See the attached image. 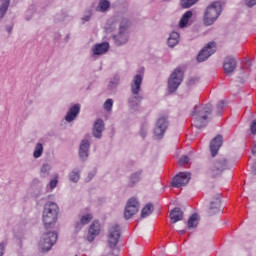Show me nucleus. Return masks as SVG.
I'll return each instance as SVG.
<instances>
[{
  "label": "nucleus",
  "mask_w": 256,
  "mask_h": 256,
  "mask_svg": "<svg viewBox=\"0 0 256 256\" xmlns=\"http://www.w3.org/2000/svg\"><path fill=\"white\" fill-rule=\"evenodd\" d=\"M213 113V105L206 104L204 106H196L192 112L193 125L197 129H203L207 126V119Z\"/></svg>",
  "instance_id": "obj_1"
},
{
  "label": "nucleus",
  "mask_w": 256,
  "mask_h": 256,
  "mask_svg": "<svg viewBox=\"0 0 256 256\" xmlns=\"http://www.w3.org/2000/svg\"><path fill=\"white\" fill-rule=\"evenodd\" d=\"M143 84V75L137 74L131 81L130 91L131 96L128 99L130 107H137L143 101V96H141V85Z\"/></svg>",
  "instance_id": "obj_2"
},
{
  "label": "nucleus",
  "mask_w": 256,
  "mask_h": 256,
  "mask_svg": "<svg viewBox=\"0 0 256 256\" xmlns=\"http://www.w3.org/2000/svg\"><path fill=\"white\" fill-rule=\"evenodd\" d=\"M59 215V206L55 202H48L44 206L42 221L45 229H51L57 223Z\"/></svg>",
  "instance_id": "obj_3"
},
{
  "label": "nucleus",
  "mask_w": 256,
  "mask_h": 256,
  "mask_svg": "<svg viewBox=\"0 0 256 256\" xmlns=\"http://www.w3.org/2000/svg\"><path fill=\"white\" fill-rule=\"evenodd\" d=\"M219 15H221V3L213 2L209 5L204 13L203 23L206 27H209L219 19Z\"/></svg>",
  "instance_id": "obj_4"
},
{
  "label": "nucleus",
  "mask_w": 256,
  "mask_h": 256,
  "mask_svg": "<svg viewBox=\"0 0 256 256\" xmlns=\"http://www.w3.org/2000/svg\"><path fill=\"white\" fill-rule=\"evenodd\" d=\"M225 169H227V160H216L208 166L206 175L211 179H216V177H221V175H223Z\"/></svg>",
  "instance_id": "obj_5"
},
{
  "label": "nucleus",
  "mask_w": 256,
  "mask_h": 256,
  "mask_svg": "<svg viewBox=\"0 0 256 256\" xmlns=\"http://www.w3.org/2000/svg\"><path fill=\"white\" fill-rule=\"evenodd\" d=\"M182 81L183 70H181V68H176L168 80V89L170 93H175V91H177L179 88V85H181Z\"/></svg>",
  "instance_id": "obj_6"
},
{
  "label": "nucleus",
  "mask_w": 256,
  "mask_h": 256,
  "mask_svg": "<svg viewBox=\"0 0 256 256\" xmlns=\"http://www.w3.org/2000/svg\"><path fill=\"white\" fill-rule=\"evenodd\" d=\"M120 237L121 227H119L118 224H113L110 226L108 233V245L111 249H115V247H117Z\"/></svg>",
  "instance_id": "obj_7"
},
{
  "label": "nucleus",
  "mask_w": 256,
  "mask_h": 256,
  "mask_svg": "<svg viewBox=\"0 0 256 256\" xmlns=\"http://www.w3.org/2000/svg\"><path fill=\"white\" fill-rule=\"evenodd\" d=\"M57 233L56 232H48L44 234V241L40 243V247L42 253H46V251H51V247L57 243Z\"/></svg>",
  "instance_id": "obj_8"
},
{
  "label": "nucleus",
  "mask_w": 256,
  "mask_h": 256,
  "mask_svg": "<svg viewBox=\"0 0 256 256\" xmlns=\"http://www.w3.org/2000/svg\"><path fill=\"white\" fill-rule=\"evenodd\" d=\"M139 213V202L135 197H132L128 200L125 210H124V217L125 219L129 220L133 215Z\"/></svg>",
  "instance_id": "obj_9"
},
{
  "label": "nucleus",
  "mask_w": 256,
  "mask_h": 256,
  "mask_svg": "<svg viewBox=\"0 0 256 256\" xmlns=\"http://www.w3.org/2000/svg\"><path fill=\"white\" fill-rule=\"evenodd\" d=\"M167 127H169V122L167 121V116H160L157 119L156 126L154 129V135L158 139L163 138L165 135V131H167Z\"/></svg>",
  "instance_id": "obj_10"
},
{
  "label": "nucleus",
  "mask_w": 256,
  "mask_h": 256,
  "mask_svg": "<svg viewBox=\"0 0 256 256\" xmlns=\"http://www.w3.org/2000/svg\"><path fill=\"white\" fill-rule=\"evenodd\" d=\"M216 51L215 42H209L198 54L197 61L199 63H203V61H207L213 53Z\"/></svg>",
  "instance_id": "obj_11"
},
{
  "label": "nucleus",
  "mask_w": 256,
  "mask_h": 256,
  "mask_svg": "<svg viewBox=\"0 0 256 256\" xmlns=\"http://www.w3.org/2000/svg\"><path fill=\"white\" fill-rule=\"evenodd\" d=\"M191 181V173L189 172H180L172 180V187L181 188L185 187L187 183Z\"/></svg>",
  "instance_id": "obj_12"
},
{
  "label": "nucleus",
  "mask_w": 256,
  "mask_h": 256,
  "mask_svg": "<svg viewBox=\"0 0 256 256\" xmlns=\"http://www.w3.org/2000/svg\"><path fill=\"white\" fill-rule=\"evenodd\" d=\"M127 27H129V20L124 19L120 23V32L117 36L114 37L117 45H125L128 41L127 35H125V31H127Z\"/></svg>",
  "instance_id": "obj_13"
},
{
  "label": "nucleus",
  "mask_w": 256,
  "mask_h": 256,
  "mask_svg": "<svg viewBox=\"0 0 256 256\" xmlns=\"http://www.w3.org/2000/svg\"><path fill=\"white\" fill-rule=\"evenodd\" d=\"M99 233H101V224L99 223V221L95 220L90 225V228H89V232L87 236L89 243H92V241H95V238L97 237V235H99Z\"/></svg>",
  "instance_id": "obj_14"
},
{
  "label": "nucleus",
  "mask_w": 256,
  "mask_h": 256,
  "mask_svg": "<svg viewBox=\"0 0 256 256\" xmlns=\"http://www.w3.org/2000/svg\"><path fill=\"white\" fill-rule=\"evenodd\" d=\"M224 72L227 75L232 74L237 69V61L233 57H226L223 63Z\"/></svg>",
  "instance_id": "obj_15"
},
{
  "label": "nucleus",
  "mask_w": 256,
  "mask_h": 256,
  "mask_svg": "<svg viewBox=\"0 0 256 256\" xmlns=\"http://www.w3.org/2000/svg\"><path fill=\"white\" fill-rule=\"evenodd\" d=\"M223 145V136L218 135L210 142V151L212 157H216L217 153H219V149Z\"/></svg>",
  "instance_id": "obj_16"
},
{
  "label": "nucleus",
  "mask_w": 256,
  "mask_h": 256,
  "mask_svg": "<svg viewBox=\"0 0 256 256\" xmlns=\"http://www.w3.org/2000/svg\"><path fill=\"white\" fill-rule=\"evenodd\" d=\"M80 111H81V106H79V104L72 106L65 116L66 121L68 123H71V121H75Z\"/></svg>",
  "instance_id": "obj_17"
},
{
  "label": "nucleus",
  "mask_w": 256,
  "mask_h": 256,
  "mask_svg": "<svg viewBox=\"0 0 256 256\" xmlns=\"http://www.w3.org/2000/svg\"><path fill=\"white\" fill-rule=\"evenodd\" d=\"M93 55H105L109 51V44L107 42L96 44L93 48Z\"/></svg>",
  "instance_id": "obj_18"
},
{
  "label": "nucleus",
  "mask_w": 256,
  "mask_h": 256,
  "mask_svg": "<svg viewBox=\"0 0 256 256\" xmlns=\"http://www.w3.org/2000/svg\"><path fill=\"white\" fill-rule=\"evenodd\" d=\"M104 129H105V123L103 122V120L101 119L96 120L93 128L94 137H96L97 139H101V135Z\"/></svg>",
  "instance_id": "obj_19"
},
{
  "label": "nucleus",
  "mask_w": 256,
  "mask_h": 256,
  "mask_svg": "<svg viewBox=\"0 0 256 256\" xmlns=\"http://www.w3.org/2000/svg\"><path fill=\"white\" fill-rule=\"evenodd\" d=\"M170 221L171 223H178V221H183V211L181 208H174L170 212Z\"/></svg>",
  "instance_id": "obj_20"
},
{
  "label": "nucleus",
  "mask_w": 256,
  "mask_h": 256,
  "mask_svg": "<svg viewBox=\"0 0 256 256\" xmlns=\"http://www.w3.org/2000/svg\"><path fill=\"white\" fill-rule=\"evenodd\" d=\"M89 147V141L82 140L79 150L80 159H87V157H89Z\"/></svg>",
  "instance_id": "obj_21"
},
{
  "label": "nucleus",
  "mask_w": 256,
  "mask_h": 256,
  "mask_svg": "<svg viewBox=\"0 0 256 256\" xmlns=\"http://www.w3.org/2000/svg\"><path fill=\"white\" fill-rule=\"evenodd\" d=\"M217 213H221V200L219 199L211 203L208 210V217H213V215H217Z\"/></svg>",
  "instance_id": "obj_22"
},
{
  "label": "nucleus",
  "mask_w": 256,
  "mask_h": 256,
  "mask_svg": "<svg viewBox=\"0 0 256 256\" xmlns=\"http://www.w3.org/2000/svg\"><path fill=\"white\" fill-rule=\"evenodd\" d=\"M93 221V214H86L81 217L80 223L76 225V229H81L83 225H89Z\"/></svg>",
  "instance_id": "obj_23"
},
{
  "label": "nucleus",
  "mask_w": 256,
  "mask_h": 256,
  "mask_svg": "<svg viewBox=\"0 0 256 256\" xmlns=\"http://www.w3.org/2000/svg\"><path fill=\"white\" fill-rule=\"evenodd\" d=\"M191 17H193V12H191V11H187L182 16V18L180 19V22H179L180 29H183L184 27H187V24L189 23V19H191Z\"/></svg>",
  "instance_id": "obj_24"
},
{
  "label": "nucleus",
  "mask_w": 256,
  "mask_h": 256,
  "mask_svg": "<svg viewBox=\"0 0 256 256\" xmlns=\"http://www.w3.org/2000/svg\"><path fill=\"white\" fill-rule=\"evenodd\" d=\"M179 33L178 32H172L168 38V45L169 47H175L177 43H179Z\"/></svg>",
  "instance_id": "obj_25"
},
{
  "label": "nucleus",
  "mask_w": 256,
  "mask_h": 256,
  "mask_svg": "<svg viewBox=\"0 0 256 256\" xmlns=\"http://www.w3.org/2000/svg\"><path fill=\"white\" fill-rule=\"evenodd\" d=\"M199 225V215L192 214L191 217L188 219V229H193Z\"/></svg>",
  "instance_id": "obj_26"
},
{
  "label": "nucleus",
  "mask_w": 256,
  "mask_h": 256,
  "mask_svg": "<svg viewBox=\"0 0 256 256\" xmlns=\"http://www.w3.org/2000/svg\"><path fill=\"white\" fill-rule=\"evenodd\" d=\"M153 213V204L148 203L144 206V208L141 211V217L145 219V217H149V215Z\"/></svg>",
  "instance_id": "obj_27"
},
{
  "label": "nucleus",
  "mask_w": 256,
  "mask_h": 256,
  "mask_svg": "<svg viewBox=\"0 0 256 256\" xmlns=\"http://www.w3.org/2000/svg\"><path fill=\"white\" fill-rule=\"evenodd\" d=\"M43 155V144L37 143L34 149L33 157L39 159Z\"/></svg>",
  "instance_id": "obj_28"
},
{
  "label": "nucleus",
  "mask_w": 256,
  "mask_h": 256,
  "mask_svg": "<svg viewBox=\"0 0 256 256\" xmlns=\"http://www.w3.org/2000/svg\"><path fill=\"white\" fill-rule=\"evenodd\" d=\"M139 181H141V171L136 172V173L131 175V177H130V187H133V185H135V183H139Z\"/></svg>",
  "instance_id": "obj_29"
},
{
  "label": "nucleus",
  "mask_w": 256,
  "mask_h": 256,
  "mask_svg": "<svg viewBox=\"0 0 256 256\" xmlns=\"http://www.w3.org/2000/svg\"><path fill=\"white\" fill-rule=\"evenodd\" d=\"M10 0H4L2 1V5L0 7V17H4L5 13H7V10L9 9Z\"/></svg>",
  "instance_id": "obj_30"
},
{
  "label": "nucleus",
  "mask_w": 256,
  "mask_h": 256,
  "mask_svg": "<svg viewBox=\"0 0 256 256\" xmlns=\"http://www.w3.org/2000/svg\"><path fill=\"white\" fill-rule=\"evenodd\" d=\"M109 7H111V3H109V1L107 0H100L99 5H98V10L99 11H107V9H109Z\"/></svg>",
  "instance_id": "obj_31"
},
{
  "label": "nucleus",
  "mask_w": 256,
  "mask_h": 256,
  "mask_svg": "<svg viewBox=\"0 0 256 256\" xmlns=\"http://www.w3.org/2000/svg\"><path fill=\"white\" fill-rule=\"evenodd\" d=\"M199 0H181V6L183 9H189V7H193L195 3H197Z\"/></svg>",
  "instance_id": "obj_32"
},
{
  "label": "nucleus",
  "mask_w": 256,
  "mask_h": 256,
  "mask_svg": "<svg viewBox=\"0 0 256 256\" xmlns=\"http://www.w3.org/2000/svg\"><path fill=\"white\" fill-rule=\"evenodd\" d=\"M225 101L221 100L220 102H218L217 106H216V114L217 115H221V113H223V109H225Z\"/></svg>",
  "instance_id": "obj_33"
},
{
  "label": "nucleus",
  "mask_w": 256,
  "mask_h": 256,
  "mask_svg": "<svg viewBox=\"0 0 256 256\" xmlns=\"http://www.w3.org/2000/svg\"><path fill=\"white\" fill-rule=\"evenodd\" d=\"M79 179H80L79 172L72 171L70 173V181H72L73 183H77V181H79Z\"/></svg>",
  "instance_id": "obj_34"
},
{
  "label": "nucleus",
  "mask_w": 256,
  "mask_h": 256,
  "mask_svg": "<svg viewBox=\"0 0 256 256\" xmlns=\"http://www.w3.org/2000/svg\"><path fill=\"white\" fill-rule=\"evenodd\" d=\"M104 109L105 111H111V109H113V99H108L105 101Z\"/></svg>",
  "instance_id": "obj_35"
},
{
  "label": "nucleus",
  "mask_w": 256,
  "mask_h": 256,
  "mask_svg": "<svg viewBox=\"0 0 256 256\" xmlns=\"http://www.w3.org/2000/svg\"><path fill=\"white\" fill-rule=\"evenodd\" d=\"M50 170H51V167L47 164H44L41 168V173L43 174V177H47V175H49Z\"/></svg>",
  "instance_id": "obj_36"
},
{
  "label": "nucleus",
  "mask_w": 256,
  "mask_h": 256,
  "mask_svg": "<svg viewBox=\"0 0 256 256\" xmlns=\"http://www.w3.org/2000/svg\"><path fill=\"white\" fill-rule=\"evenodd\" d=\"M179 165L183 166V165H187V163H189V158L188 156H182L179 161H178Z\"/></svg>",
  "instance_id": "obj_37"
},
{
  "label": "nucleus",
  "mask_w": 256,
  "mask_h": 256,
  "mask_svg": "<svg viewBox=\"0 0 256 256\" xmlns=\"http://www.w3.org/2000/svg\"><path fill=\"white\" fill-rule=\"evenodd\" d=\"M57 183H59V180L56 178L52 179L49 183L50 189L53 190L55 187H57Z\"/></svg>",
  "instance_id": "obj_38"
},
{
  "label": "nucleus",
  "mask_w": 256,
  "mask_h": 256,
  "mask_svg": "<svg viewBox=\"0 0 256 256\" xmlns=\"http://www.w3.org/2000/svg\"><path fill=\"white\" fill-rule=\"evenodd\" d=\"M250 131L252 135H256V119L250 125Z\"/></svg>",
  "instance_id": "obj_39"
},
{
  "label": "nucleus",
  "mask_w": 256,
  "mask_h": 256,
  "mask_svg": "<svg viewBox=\"0 0 256 256\" xmlns=\"http://www.w3.org/2000/svg\"><path fill=\"white\" fill-rule=\"evenodd\" d=\"M246 5L248 7H253V5H256V0H246Z\"/></svg>",
  "instance_id": "obj_40"
},
{
  "label": "nucleus",
  "mask_w": 256,
  "mask_h": 256,
  "mask_svg": "<svg viewBox=\"0 0 256 256\" xmlns=\"http://www.w3.org/2000/svg\"><path fill=\"white\" fill-rule=\"evenodd\" d=\"M5 250V246L0 244V256H3V251Z\"/></svg>",
  "instance_id": "obj_41"
},
{
  "label": "nucleus",
  "mask_w": 256,
  "mask_h": 256,
  "mask_svg": "<svg viewBox=\"0 0 256 256\" xmlns=\"http://www.w3.org/2000/svg\"><path fill=\"white\" fill-rule=\"evenodd\" d=\"M93 177H95V173H90L88 175V181H91L93 179Z\"/></svg>",
  "instance_id": "obj_42"
},
{
  "label": "nucleus",
  "mask_w": 256,
  "mask_h": 256,
  "mask_svg": "<svg viewBox=\"0 0 256 256\" xmlns=\"http://www.w3.org/2000/svg\"><path fill=\"white\" fill-rule=\"evenodd\" d=\"M82 19H83V21H89V19H91V15L86 16V17H84V18H82Z\"/></svg>",
  "instance_id": "obj_43"
},
{
  "label": "nucleus",
  "mask_w": 256,
  "mask_h": 256,
  "mask_svg": "<svg viewBox=\"0 0 256 256\" xmlns=\"http://www.w3.org/2000/svg\"><path fill=\"white\" fill-rule=\"evenodd\" d=\"M245 65H246L247 67H250L251 61L247 60V61L245 62Z\"/></svg>",
  "instance_id": "obj_44"
},
{
  "label": "nucleus",
  "mask_w": 256,
  "mask_h": 256,
  "mask_svg": "<svg viewBox=\"0 0 256 256\" xmlns=\"http://www.w3.org/2000/svg\"><path fill=\"white\" fill-rule=\"evenodd\" d=\"M140 135H141V137H145V136L147 135V133L142 131V132L140 133Z\"/></svg>",
  "instance_id": "obj_45"
},
{
  "label": "nucleus",
  "mask_w": 256,
  "mask_h": 256,
  "mask_svg": "<svg viewBox=\"0 0 256 256\" xmlns=\"http://www.w3.org/2000/svg\"><path fill=\"white\" fill-rule=\"evenodd\" d=\"M8 31H9V33H10V31H11V28H8Z\"/></svg>",
  "instance_id": "obj_46"
},
{
  "label": "nucleus",
  "mask_w": 256,
  "mask_h": 256,
  "mask_svg": "<svg viewBox=\"0 0 256 256\" xmlns=\"http://www.w3.org/2000/svg\"><path fill=\"white\" fill-rule=\"evenodd\" d=\"M254 169H256V163L254 164Z\"/></svg>",
  "instance_id": "obj_47"
},
{
  "label": "nucleus",
  "mask_w": 256,
  "mask_h": 256,
  "mask_svg": "<svg viewBox=\"0 0 256 256\" xmlns=\"http://www.w3.org/2000/svg\"><path fill=\"white\" fill-rule=\"evenodd\" d=\"M75 256H77V255H75Z\"/></svg>",
  "instance_id": "obj_48"
}]
</instances>
